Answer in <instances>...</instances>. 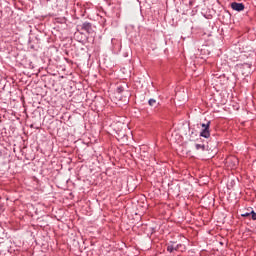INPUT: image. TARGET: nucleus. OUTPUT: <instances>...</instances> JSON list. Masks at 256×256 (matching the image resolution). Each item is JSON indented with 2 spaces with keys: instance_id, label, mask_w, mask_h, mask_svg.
I'll return each mask as SVG.
<instances>
[{
  "instance_id": "nucleus-1",
  "label": "nucleus",
  "mask_w": 256,
  "mask_h": 256,
  "mask_svg": "<svg viewBox=\"0 0 256 256\" xmlns=\"http://www.w3.org/2000/svg\"><path fill=\"white\" fill-rule=\"evenodd\" d=\"M236 69H238V71H241L242 75H251V73H253V64L239 63L236 65Z\"/></svg>"
},
{
  "instance_id": "nucleus-2",
  "label": "nucleus",
  "mask_w": 256,
  "mask_h": 256,
  "mask_svg": "<svg viewBox=\"0 0 256 256\" xmlns=\"http://www.w3.org/2000/svg\"><path fill=\"white\" fill-rule=\"evenodd\" d=\"M211 125V121H208L207 124H202V130L200 132V137L204 139H209L211 137V132L209 131V127Z\"/></svg>"
},
{
  "instance_id": "nucleus-3",
  "label": "nucleus",
  "mask_w": 256,
  "mask_h": 256,
  "mask_svg": "<svg viewBox=\"0 0 256 256\" xmlns=\"http://www.w3.org/2000/svg\"><path fill=\"white\" fill-rule=\"evenodd\" d=\"M226 163L229 165V167H231V169H235L239 165V159H237L235 156H232L227 158Z\"/></svg>"
},
{
  "instance_id": "nucleus-4",
  "label": "nucleus",
  "mask_w": 256,
  "mask_h": 256,
  "mask_svg": "<svg viewBox=\"0 0 256 256\" xmlns=\"http://www.w3.org/2000/svg\"><path fill=\"white\" fill-rule=\"evenodd\" d=\"M231 9H233V11H237L238 13H241V11L245 10V4L239 3V2H232Z\"/></svg>"
},
{
  "instance_id": "nucleus-5",
  "label": "nucleus",
  "mask_w": 256,
  "mask_h": 256,
  "mask_svg": "<svg viewBox=\"0 0 256 256\" xmlns=\"http://www.w3.org/2000/svg\"><path fill=\"white\" fill-rule=\"evenodd\" d=\"M82 31H85L88 33V35H91L93 33V25L90 22H84L81 26Z\"/></svg>"
},
{
  "instance_id": "nucleus-6",
  "label": "nucleus",
  "mask_w": 256,
  "mask_h": 256,
  "mask_svg": "<svg viewBox=\"0 0 256 256\" xmlns=\"http://www.w3.org/2000/svg\"><path fill=\"white\" fill-rule=\"evenodd\" d=\"M116 139L122 143V145H125V143H127L128 141V136L127 134H125V132H119L116 136Z\"/></svg>"
},
{
  "instance_id": "nucleus-7",
  "label": "nucleus",
  "mask_w": 256,
  "mask_h": 256,
  "mask_svg": "<svg viewBox=\"0 0 256 256\" xmlns=\"http://www.w3.org/2000/svg\"><path fill=\"white\" fill-rule=\"evenodd\" d=\"M180 247H181V244H177L176 246H174V245H168V246H167V251H168L169 253H173V251H179Z\"/></svg>"
},
{
  "instance_id": "nucleus-8",
  "label": "nucleus",
  "mask_w": 256,
  "mask_h": 256,
  "mask_svg": "<svg viewBox=\"0 0 256 256\" xmlns=\"http://www.w3.org/2000/svg\"><path fill=\"white\" fill-rule=\"evenodd\" d=\"M196 151H205V144H195Z\"/></svg>"
},
{
  "instance_id": "nucleus-9",
  "label": "nucleus",
  "mask_w": 256,
  "mask_h": 256,
  "mask_svg": "<svg viewBox=\"0 0 256 256\" xmlns=\"http://www.w3.org/2000/svg\"><path fill=\"white\" fill-rule=\"evenodd\" d=\"M148 105H150V107H155L157 105V100L151 98L148 100Z\"/></svg>"
},
{
  "instance_id": "nucleus-10",
  "label": "nucleus",
  "mask_w": 256,
  "mask_h": 256,
  "mask_svg": "<svg viewBox=\"0 0 256 256\" xmlns=\"http://www.w3.org/2000/svg\"><path fill=\"white\" fill-rule=\"evenodd\" d=\"M116 91H117V93L121 94V93H123V91H125V88H123V86H118Z\"/></svg>"
},
{
  "instance_id": "nucleus-11",
  "label": "nucleus",
  "mask_w": 256,
  "mask_h": 256,
  "mask_svg": "<svg viewBox=\"0 0 256 256\" xmlns=\"http://www.w3.org/2000/svg\"><path fill=\"white\" fill-rule=\"evenodd\" d=\"M250 217H251V219L253 220V221H256V213H255V211H251L250 212Z\"/></svg>"
},
{
  "instance_id": "nucleus-12",
  "label": "nucleus",
  "mask_w": 256,
  "mask_h": 256,
  "mask_svg": "<svg viewBox=\"0 0 256 256\" xmlns=\"http://www.w3.org/2000/svg\"><path fill=\"white\" fill-rule=\"evenodd\" d=\"M241 217H251V212L242 213Z\"/></svg>"
}]
</instances>
